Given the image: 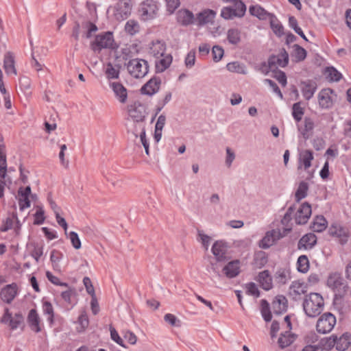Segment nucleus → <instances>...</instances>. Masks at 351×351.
<instances>
[{"mask_svg": "<svg viewBox=\"0 0 351 351\" xmlns=\"http://www.w3.org/2000/svg\"><path fill=\"white\" fill-rule=\"evenodd\" d=\"M141 132L140 133V138L141 141L145 148V154L149 156V143L146 138V134H145V125H141Z\"/></svg>", "mask_w": 351, "mask_h": 351, "instance_id": "nucleus-61", "label": "nucleus"}, {"mask_svg": "<svg viewBox=\"0 0 351 351\" xmlns=\"http://www.w3.org/2000/svg\"><path fill=\"white\" fill-rule=\"evenodd\" d=\"M24 322L25 318L21 312L16 313L13 316L8 307L4 308L3 314L0 318V323L8 325L11 330H16L18 328L23 329L25 326Z\"/></svg>", "mask_w": 351, "mask_h": 351, "instance_id": "nucleus-3", "label": "nucleus"}, {"mask_svg": "<svg viewBox=\"0 0 351 351\" xmlns=\"http://www.w3.org/2000/svg\"><path fill=\"white\" fill-rule=\"evenodd\" d=\"M228 245L223 241H217L213 245L211 251L215 256L217 261L223 262L228 260L226 256Z\"/></svg>", "mask_w": 351, "mask_h": 351, "instance_id": "nucleus-15", "label": "nucleus"}, {"mask_svg": "<svg viewBox=\"0 0 351 351\" xmlns=\"http://www.w3.org/2000/svg\"><path fill=\"white\" fill-rule=\"evenodd\" d=\"M14 218L9 215L5 221H3L2 225L0 226L1 232H7L13 227Z\"/></svg>", "mask_w": 351, "mask_h": 351, "instance_id": "nucleus-63", "label": "nucleus"}, {"mask_svg": "<svg viewBox=\"0 0 351 351\" xmlns=\"http://www.w3.org/2000/svg\"><path fill=\"white\" fill-rule=\"evenodd\" d=\"M254 265L258 269L263 267L268 262V256L264 251H258L255 252L253 260Z\"/></svg>", "mask_w": 351, "mask_h": 351, "instance_id": "nucleus-36", "label": "nucleus"}, {"mask_svg": "<svg viewBox=\"0 0 351 351\" xmlns=\"http://www.w3.org/2000/svg\"><path fill=\"white\" fill-rule=\"evenodd\" d=\"M336 322V317L332 313L330 312L325 313L318 319L316 330L321 334L328 333L334 328Z\"/></svg>", "mask_w": 351, "mask_h": 351, "instance_id": "nucleus-7", "label": "nucleus"}, {"mask_svg": "<svg viewBox=\"0 0 351 351\" xmlns=\"http://www.w3.org/2000/svg\"><path fill=\"white\" fill-rule=\"evenodd\" d=\"M304 114V108L301 107V102L298 101L293 104L292 106V116L296 122L302 120Z\"/></svg>", "mask_w": 351, "mask_h": 351, "instance_id": "nucleus-48", "label": "nucleus"}, {"mask_svg": "<svg viewBox=\"0 0 351 351\" xmlns=\"http://www.w3.org/2000/svg\"><path fill=\"white\" fill-rule=\"evenodd\" d=\"M128 113L130 117L133 121L137 123H141V125L145 120L146 117L145 107L140 102H135L133 105L128 107Z\"/></svg>", "mask_w": 351, "mask_h": 351, "instance_id": "nucleus-9", "label": "nucleus"}, {"mask_svg": "<svg viewBox=\"0 0 351 351\" xmlns=\"http://www.w3.org/2000/svg\"><path fill=\"white\" fill-rule=\"evenodd\" d=\"M324 301L321 294L318 293H310L304 298L303 310L309 317L318 316L324 309Z\"/></svg>", "mask_w": 351, "mask_h": 351, "instance_id": "nucleus-1", "label": "nucleus"}, {"mask_svg": "<svg viewBox=\"0 0 351 351\" xmlns=\"http://www.w3.org/2000/svg\"><path fill=\"white\" fill-rule=\"evenodd\" d=\"M27 321L32 330L36 333L41 331V327L40 325V319L37 311L35 308H32L29 311Z\"/></svg>", "mask_w": 351, "mask_h": 351, "instance_id": "nucleus-23", "label": "nucleus"}, {"mask_svg": "<svg viewBox=\"0 0 351 351\" xmlns=\"http://www.w3.org/2000/svg\"><path fill=\"white\" fill-rule=\"evenodd\" d=\"M234 2V12L235 17L241 18L245 15L246 12V5L241 0H233Z\"/></svg>", "mask_w": 351, "mask_h": 351, "instance_id": "nucleus-51", "label": "nucleus"}, {"mask_svg": "<svg viewBox=\"0 0 351 351\" xmlns=\"http://www.w3.org/2000/svg\"><path fill=\"white\" fill-rule=\"evenodd\" d=\"M117 14L122 19H127L131 13V0H120L117 4Z\"/></svg>", "mask_w": 351, "mask_h": 351, "instance_id": "nucleus-27", "label": "nucleus"}, {"mask_svg": "<svg viewBox=\"0 0 351 351\" xmlns=\"http://www.w3.org/2000/svg\"><path fill=\"white\" fill-rule=\"evenodd\" d=\"M295 210V206H291L287 210L285 214L284 215L282 219H281V223L286 228H285V231L290 232L291 231V227H289V223L293 219V214Z\"/></svg>", "mask_w": 351, "mask_h": 351, "instance_id": "nucleus-39", "label": "nucleus"}, {"mask_svg": "<svg viewBox=\"0 0 351 351\" xmlns=\"http://www.w3.org/2000/svg\"><path fill=\"white\" fill-rule=\"evenodd\" d=\"M240 261L238 259L230 261L223 268V271L228 278H234L240 273Z\"/></svg>", "mask_w": 351, "mask_h": 351, "instance_id": "nucleus-21", "label": "nucleus"}, {"mask_svg": "<svg viewBox=\"0 0 351 351\" xmlns=\"http://www.w3.org/2000/svg\"><path fill=\"white\" fill-rule=\"evenodd\" d=\"M317 244V237L313 233H307L302 236L298 243V250H311Z\"/></svg>", "mask_w": 351, "mask_h": 351, "instance_id": "nucleus-18", "label": "nucleus"}, {"mask_svg": "<svg viewBox=\"0 0 351 351\" xmlns=\"http://www.w3.org/2000/svg\"><path fill=\"white\" fill-rule=\"evenodd\" d=\"M138 23L134 20H129L125 26V30L130 35H134L138 32Z\"/></svg>", "mask_w": 351, "mask_h": 351, "instance_id": "nucleus-58", "label": "nucleus"}, {"mask_svg": "<svg viewBox=\"0 0 351 351\" xmlns=\"http://www.w3.org/2000/svg\"><path fill=\"white\" fill-rule=\"evenodd\" d=\"M177 22L182 26L186 27L195 21L193 13L188 9H181L177 12Z\"/></svg>", "mask_w": 351, "mask_h": 351, "instance_id": "nucleus-17", "label": "nucleus"}, {"mask_svg": "<svg viewBox=\"0 0 351 351\" xmlns=\"http://www.w3.org/2000/svg\"><path fill=\"white\" fill-rule=\"evenodd\" d=\"M43 313L45 315H48L49 317L47 318L49 324H52L54 322V311L53 307L51 303L49 301H43Z\"/></svg>", "mask_w": 351, "mask_h": 351, "instance_id": "nucleus-49", "label": "nucleus"}, {"mask_svg": "<svg viewBox=\"0 0 351 351\" xmlns=\"http://www.w3.org/2000/svg\"><path fill=\"white\" fill-rule=\"evenodd\" d=\"M306 292L307 285L306 283L293 281L289 287V295L293 300L298 301L302 299V295L304 296L307 295Z\"/></svg>", "mask_w": 351, "mask_h": 351, "instance_id": "nucleus-13", "label": "nucleus"}, {"mask_svg": "<svg viewBox=\"0 0 351 351\" xmlns=\"http://www.w3.org/2000/svg\"><path fill=\"white\" fill-rule=\"evenodd\" d=\"M163 58L156 61L155 71L156 73L164 72L167 68L169 67L172 62L173 58L171 55L168 54L162 56Z\"/></svg>", "mask_w": 351, "mask_h": 351, "instance_id": "nucleus-35", "label": "nucleus"}, {"mask_svg": "<svg viewBox=\"0 0 351 351\" xmlns=\"http://www.w3.org/2000/svg\"><path fill=\"white\" fill-rule=\"evenodd\" d=\"M232 7H224L221 12V16L226 20L232 19L235 17V12Z\"/></svg>", "mask_w": 351, "mask_h": 351, "instance_id": "nucleus-60", "label": "nucleus"}, {"mask_svg": "<svg viewBox=\"0 0 351 351\" xmlns=\"http://www.w3.org/2000/svg\"><path fill=\"white\" fill-rule=\"evenodd\" d=\"M272 308L275 315H281L288 308V301L285 296L278 295L272 302Z\"/></svg>", "mask_w": 351, "mask_h": 351, "instance_id": "nucleus-19", "label": "nucleus"}, {"mask_svg": "<svg viewBox=\"0 0 351 351\" xmlns=\"http://www.w3.org/2000/svg\"><path fill=\"white\" fill-rule=\"evenodd\" d=\"M328 221L323 215H317L310 226V228L315 232H322L326 230Z\"/></svg>", "mask_w": 351, "mask_h": 351, "instance_id": "nucleus-32", "label": "nucleus"}, {"mask_svg": "<svg viewBox=\"0 0 351 351\" xmlns=\"http://www.w3.org/2000/svg\"><path fill=\"white\" fill-rule=\"evenodd\" d=\"M311 206L308 202L302 203L294 215V220L297 225L306 224L311 216Z\"/></svg>", "mask_w": 351, "mask_h": 351, "instance_id": "nucleus-10", "label": "nucleus"}, {"mask_svg": "<svg viewBox=\"0 0 351 351\" xmlns=\"http://www.w3.org/2000/svg\"><path fill=\"white\" fill-rule=\"evenodd\" d=\"M351 334L348 332L343 333L339 337L337 336V341L335 343V348L338 351L346 350L351 342Z\"/></svg>", "mask_w": 351, "mask_h": 351, "instance_id": "nucleus-31", "label": "nucleus"}, {"mask_svg": "<svg viewBox=\"0 0 351 351\" xmlns=\"http://www.w3.org/2000/svg\"><path fill=\"white\" fill-rule=\"evenodd\" d=\"M3 69L8 75H16L17 71L15 68V60L13 53L10 51L5 53L3 59Z\"/></svg>", "mask_w": 351, "mask_h": 351, "instance_id": "nucleus-26", "label": "nucleus"}, {"mask_svg": "<svg viewBox=\"0 0 351 351\" xmlns=\"http://www.w3.org/2000/svg\"><path fill=\"white\" fill-rule=\"evenodd\" d=\"M126 66L130 74L135 78L143 77L149 71L148 62L144 59H132Z\"/></svg>", "mask_w": 351, "mask_h": 351, "instance_id": "nucleus-5", "label": "nucleus"}, {"mask_svg": "<svg viewBox=\"0 0 351 351\" xmlns=\"http://www.w3.org/2000/svg\"><path fill=\"white\" fill-rule=\"evenodd\" d=\"M226 69L230 71L241 74L245 73V66L243 64H241L237 61L229 62L226 65Z\"/></svg>", "mask_w": 351, "mask_h": 351, "instance_id": "nucleus-50", "label": "nucleus"}, {"mask_svg": "<svg viewBox=\"0 0 351 351\" xmlns=\"http://www.w3.org/2000/svg\"><path fill=\"white\" fill-rule=\"evenodd\" d=\"M302 95L306 100L311 99L317 90V84L313 80H308L301 82Z\"/></svg>", "mask_w": 351, "mask_h": 351, "instance_id": "nucleus-24", "label": "nucleus"}, {"mask_svg": "<svg viewBox=\"0 0 351 351\" xmlns=\"http://www.w3.org/2000/svg\"><path fill=\"white\" fill-rule=\"evenodd\" d=\"M309 261L306 255H301L297 261V269L299 272L306 274L309 269Z\"/></svg>", "mask_w": 351, "mask_h": 351, "instance_id": "nucleus-45", "label": "nucleus"}, {"mask_svg": "<svg viewBox=\"0 0 351 351\" xmlns=\"http://www.w3.org/2000/svg\"><path fill=\"white\" fill-rule=\"evenodd\" d=\"M328 232L330 235L339 238H347L348 237L344 228L341 226L332 225L328 230Z\"/></svg>", "mask_w": 351, "mask_h": 351, "instance_id": "nucleus-52", "label": "nucleus"}, {"mask_svg": "<svg viewBox=\"0 0 351 351\" xmlns=\"http://www.w3.org/2000/svg\"><path fill=\"white\" fill-rule=\"evenodd\" d=\"M313 152L310 149L303 150L300 154L298 169L302 168V164L304 165L305 170L311 166V162L313 160Z\"/></svg>", "mask_w": 351, "mask_h": 351, "instance_id": "nucleus-30", "label": "nucleus"}, {"mask_svg": "<svg viewBox=\"0 0 351 351\" xmlns=\"http://www.w3.org/2000/svg\"><path fill=\"white\" fill-rule=\"evenodd\" d=\"M337 341V335H332L329 337H324L322 339L319 341V346L321 348H324L326 350H330L335 346V343Z\"/></svg>", "mask_w": 351, "mask_h": 351, "instance_id": "nucleus-42", "label": "nucleus"}, {"mask_svg": "<svg viewBox=\"0 0 351 351\" xmlns=\"http://www.w3.org/2000/svg\"><path fill=\"white\" fill-rule=\"evenodd\" d=\"M308 191V183L305 181L300 182L295 193L296 202H300L302 199L305 198L307 196Z\"/></svg>", "mask_w": 351, "mask_h": 351, "instance_id": "nucleus-38", "label": "nucleus"}, {"mask_svg": "<svg viewBox=\"0 0 351 351\" xmlns=\"http://www.w3.org/2000/svg\"><path fill=\"white\" fill-rule=\"evenodd\" d=\"M292 47L293 51L291 56L295 58L296 62H302L305 60L307 56V51L304 48L298 44H294Z\"/></svg>", "mask_w": 351, "mask_h": 351, "instance_id": "nucleus-40", "label": "nucleus"}, {"mask_svg": "<svg viewBox=\"0 0 351 351\" xmlns=\"http://www.w3.org/2000/svg\"><path fill=\"white\" fill-rule=\"evenodd\" d=\"M34 225H41L44 223L45 220V211L41 206H37V210L34 215Z\"/></svg>", "mask_w": 351, "mask_h": 351, "instance_id": "nucleus-54", "label": "nucleus"}, {"mask_svg": "<svg viewBox=\"0 0 351 351\" xmlns=\"http://www.w3.org/2000/svg\"><path fill=\"white\" fill-rule=\"evenodd\" d=\"M30 245L34 247V250L30 252V255L36 262H38L43 254V245H39L36 243H32Z\"/></svg>", "mask_w": 351, "mask_h": 351, "instance_id": "nucleus-53", "label": "nucleus"}, {"mask_svg": "<svg viewBox=\"0 0 351 351\" xmlns=\"http://www.w3.org/2000/svg\"><path fill=\"white\" fill-rule=\"evenodd\" d=\"M116 66L117 67V69H116L111 62L107 63L106 75L108 80L118 79L119 77V69L121 68V66L117 64Z\"/></svg>", "mask_w": 351, "mask_h": 351, "instance_id": "nucleus-46", "label": "nucleus"}, {"mask_svg": "<svg viewBox=\"0 0 351 351\" xmlns=\"http://www.w3.org/2000/svg\"><path fill=\"white\" fill-rule=\"evenodd\" d=\"M296 335L291 333L290 330L281 333L278 340V346L283 349L290 346L295 339Z\"/></svg>", "mask_w": 351, "mask_h": 351, "instance_id": "nucleus-34", "label": "nucleus"}, {"mask_svg": "<svg viewBox=\"0 0 351 351\" xmlns=\"http://www.w3.org/2000/svg\"><path fill=\"white\" fill-rule=\"evenodd\" d=\"M324 74L330 82H339L342 78V74L334 66H326Z\"/></svg>", "mask_w": 351, "mask_h": 351, "instance_id": "nucleus-37", "label": "nucleus"}, {"mask_svg": "<svg viewBox=\"0 0 351 351\" xmlns=\"http://www.w3.org/2000/svg\"><path fill=\"white\" fill-rule=\"evenodd\" d=\"M15 196V199L18 200L19 210L21 211L24 210L31 206V199H29V195H31V186H20L18 189L17 193L12 192Z\"/></svg>", "mask_w": 351, "mask_h": 351, "instance_id": "nucleus-8", "label": "nucleus"}, {"mask_svg": "<svg viewBox=\"0 0 351 351\" xmlns=\"http://www.w3.org/2000/svg\"><path fill=\"white\" fill-rule=\"evenodd\" d=\"M212 55L213 61L217 62L223 58L224 55V50L221 47L215 45L212 49Z\"/></svg>", "mask_w": 351, "mask_h": 351, "instance_id": "nucleus-56", "label": "nucleus"}, {"mask_svg": "<svg viewBox=\"0 0 351 351\" xmlns=\"http://www.w3.org/2000/svg\"><path fill=\"white\" fill-rule=\"evenodd\" d=\"M158 12V3L154 0H144L140 4L139 12L143 21H150L156 18Z\"/></svg>", "mask_w": 351, "mask_h": 351, "instance_id": "nucleus-6", "label": "nucleus"}, {"mask_svg": "<svg viewBox=\"0 0 351 351\" xmlns=\"http://www.w3.org/2000/svg\"><path fill=\"white\" fill-rule=\"evenodd\" d=\"M288 63L289 54L287 51L284 48H282L278 56L272 54L269 57L267 62H262V67H266V70H263V73L267 74L270 70L274 69V67H275L276 69V65L283 68L287 66Z\"/></svg>", "mask_w": 351, "mask_h": 351, "instance_id": "nucleus-4", "label": "nucleus"}, {"mask_svg": "<svg viewBox=\"0 0 351 351\" xmlns=\"http://www.w3.org/2000/svg\"><path fill=\"white\" fill-rule=\"evenodd\" d=\"M282 237L280 231L276 232L275 230L267 231L263 238L259 241L258 246L262 249H268Z\"/></svg>", "mask_w": 351, "mask_h": 351, "instance_id": "nucleus-12", "label": "nucleus"}, {"mask_svg": "<svg viewBox=\"0 0 351 351\" xmlns=\"http://www.w3.org/2000/svg\"><path fill=\"white\" fill-rule=\"evenodd\" d=\"M78 323L81 326L80 331H84L86 328H88L89 324V320L88 315L85 311L82 312L78 317Z\"/></svg>", "mask_w": 351, "mask_h": 351, "instance_id": "nucleus-62", "label": "nucleus"}, {"mask_svg": "<svg viewBox=\"0 0 351 351\" xmlns=\"http://www.w3.org/2000/svg\"><path fill=\"white\" fill-rule=\"evenodd\" d=\"M17 285L14 282L5 285L0 292L1 299L7 304H10L18 294Z\"/></svg>", "mask_w": 351, "mask_h": 351, "instance_id": "nucleus-16", "label": "nucleus"}, {"mask_svg": "<svg viewBox=\"0 0 351 351\" xmlns=\"http://www.w3.org/2000/svg\"><path fill=\"white\" fill-rule=\"evenodd\" d=\"M166 51V44L163 40H153L149 47V53L152 56L158 58L164 56Z\"/></svg>", "mask_w": 351, "mask_h": 351, "instance_id": "nucleus-22", "label": "nucleus"}, {"mask_svg": "<svg viewBox=\"0 0 351 351\" xmlns=\"http://www.w3.org/2000/svg\"><path fill=\"white\" fill-rule=\"evenodd\" d=\"M122 334L123 337L128 341V342L131 345H134L137 341L136 335L130 330H127L125 331H123Z\"/></svg>", "mask_w": 351, "mask_h": 351, "instance_id": "nucleus-64", "label": "nucleus"}, {"mask_svg": "<svg viewBox=\"0 0 351 351\" xmlns=\"http://www.w3.org/2000/svg\"><path fill=\"white\" fill-rule=\"evenodd\" d=\"M90 47L94 52L100 53L104 49H115L117 45L114 43L112 32L108 31L96 35Z\"/></svg>", "mask_w": 351, "mask_h": 351, "instance_id": "nucleus-2", "label": "nucleus"}, {"mask_svg": "<svg viewBox=\"0 0 351 351\" xmlns=\"http://www.w3.org/2000/svg\"><path fill=\"white\" fill-rule=\"evenodd\" d=\"M249 12L251 15L257 17L260 20H269L271 16L274 15V14L268 12L259 5L250 6Z\"/></svg>", "mask_w": 351, "mask_h": 351, "instance_id": "nucleus-29", "label": "nucleus"}, {"mask_svg": "<svg viewBox=\"0 0 351 351\" xmlns=\"http://www.w3.org/2000/svg\"><path fill=\"white\" fill-rule=\"evenodd\" d=\"M109 329H110V337H111V339L114 342H116L117 344L121 346V347L127 348V346L124 343L123 340L119 336V335L118 332L117 331V330L112 326H111V325L110 326V328Z\"/></svg>", "mask_w": 351, "mask_h": 351, "instance_id": "nucleus-55", "label": "nucleus"}, {"mask_svg": "<svg viewBox=\"0 0 351 351\" xmlns=\"http://www.w3.org/2000/svg\"><path fill=\"white\" fill-rule=\"evenodd\" d=\"M161 79L158 76H153L141 88V93L143 95L152 96L158 93L160 85Z\"/></svg>", "mask_w": 351, "mask_h": 351, "instance_id": "nucleus-11", "label": "nucleus"}, {"mask_svg": "<svg viewBox=\"0 0 351 351\" xmlns=\"http://www.w3.org/2000/svg\"><path fill=\"white\" fill-rule=\"evenodd\" d=\"M343 278L339 273L330 274L327 280V285L333 290H341L346 287L343 283Z\"/></svg>", "mask_w": 351, "mask_h": 351, "instance_id": "nucleus-25", "label": "nucleus"}, {"mask_svg": "<svg viewBox=\"0 0 351 351\" xmlns=\"http://www.w3.org/2000/svg\"><path fill=\"white\" fill-rule=\"evenodd\" d=\"M304 128L302 129H300L303 138L305 140H307L310 137V134H308L309 132L313 131L314 128V122L310 117H305L304 120Z\"/></svg>", "mask_w": 351, "mask_h": 351, "instance_id": "nucleus-43", "label": "nucleus"}, {"mask_svg": "<svg viewBox=\"0 0 351 351\" xmlns=\"http://www.w3.org/2000/svg\"><path fill=\"white\" fill-rule=\"evenodd\" d=\"M227 40L229 43L237 45L241 42V31L236 28H231L228 30Z\"/></svg>", "mask_w": 351, "mask_h": 351, "instance_id": "nucleus-41", "label": "nucleus"}, {"mask_svg": "<svg viewBox=\"0 0 351 351\" xmlns=\"http://www.w3.org/2000/svg\"><path fill=\"white\" fill-rule=\"evenodd\" d=\"M271 28L272 29L274 33L278 36H282L284 33V27L279 23L278 19L274 14L271 16L270 19L269 20Z\"/></svg>", "mask_w": 351, "mask_h": 351, "instance_id": "nucleus-44", "label": "nucleus"}, {"mask_svg": "<svg viewBox=\"0 0 351 351\" xmlns=\"http://www.w3.org/2000/svg\"><path fill=\"white\" fill-rule=\"evenodd\" d=\"M271 71L275 73L274 77L276 79L282 86H285L287 83V79L285 73L278 69H272Z\"/></svg>", "mask_w": 351, "mask_h": 351, "instance_id": "nucleus-57", "label": "nucleus"}, {"mask_svg": "<svg viewBox=\"0 0 351 351\" xmlns=\"http://www.w3.org/2000/svg\"><path fill=\"white\" fill-rule=\"evenodd\" d=\"M110 86L119 101L124 104L128 99V93L126 88L120 82H112Z\"/></svg>", "mask_w": 351, "mask_h": 351, "instance_id": "nucleus-28", "label": "nucleus"}, {"mask_svg": "<svg viewBox=\"0 0 351 351\" xmlns=\"http://www.w3.org/2000/svg\"><path fill=\"white\" fill-rule=\"evenodd\" d=\"M334 93V90L330 88L321 90L318 94V102L321 108L330 109L333 106L334 102L331 95Z\"/></svg>", "mask_w": 351, "mask_h": 351, "instance_id": "nucleus-14", "label": "nucleus"}, {"mask_svg": "<svg viewBox=\"0 0 351 351\" xmlns=\"http://www.w3.org/2000/svg\"><path fill=\"white\" fill-rule=\"evenodd\" d=\"M261 314L264 320L266 322H270L272 319V315L270 311L269 302L265 299L261 300Z\"/></svg>", "mask_w": 351, "mask_h": 351, "instance_id": "nucleus-47", "label": "nucleus"}, {"mask_svg": "<svg viewBox=\"0 0 351 351\" xmlns=\"http://www.w3.org/2000/svg\"><path fill=\"white\" fill-rule=\"evenodd\" d=\"M258 277V280L262 289L269 291L272 288V278L268 270L260 272Z\"/></svg>", "mask_w": 351, "mask_h": 351, "instance_id": "nucleus-33", "label": "nucleus"}, {"mask_svg": "<svg viewBox=\"0 0 351 351\" xmlns=\"http://www.w3.org/2000/svg\"><path fill=\"white\" fill-rule=\"evenodd\" d=\"M216 12L210 9H205L197 14L195 21L199 26H203L207 23H213L215 17Z\"/></svg>", "mask_w": 351, "mask_h": 351, "instance_id": "nucleus-20", "label": "nucleus"}, {"mask_svg": "<svg viewBox=\"0 0 351 351\" xmlns=\"http://www.w3.org/2000/svg\"><path fill=\"white\" fill-rule=\"evenodd\" d=\"M69 237L71 240L73 247L75 249L79 250L80 248H81V247H82L81 241L79 238L78 234L75 232H74V231L70 232Z\"/></svg>", "mask_w": 351, "mask_h": 351, "instance_id": "nucleus-59", "label": "nucleus"}]
</instances>
